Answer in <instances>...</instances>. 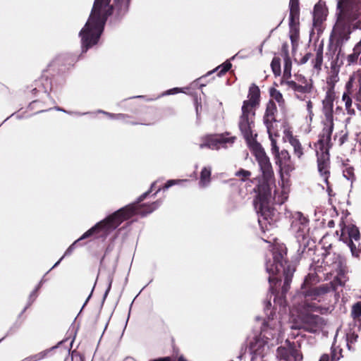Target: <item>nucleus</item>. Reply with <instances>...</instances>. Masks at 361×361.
I'll return each instance as SVG.
<instances>
[{"instance_id":"47","label":"nucleus","mask_w":361,"mask_h":361,"mask_svg":"<svg viewBox=\"0 0 361 361\" xmlns=\"http://www.w3.org/2000/svg\"><path fill=\"white\" fill-rule=\"evenodd\" d=\"M109 116L110 117H114V118H123L124 117V115L123 114H117V115H111V114H109Z\"/></svg>"},{"instance_id":"1","label":"nucleus","mask_w":361,"mask_h":361,"mask_svg":"<svg viewBox=\"0 0 361 361\" xmlns=\"http://www.w3.org/2000/svg\"><path fill=\"white\" fill-rule=\"evenodd\" d=\"M259 90L257 86L250 87L248 99L245 100L241 107V114L239 117L238 126L246 140L249 147L258 162L262 172L264 183L257 186L258 196L255 200V207L258 213V223L262 230H269L277 219L276 212L271 207L269 200L279 204L284 203L288 198L290 192L291 181L288 177H280L276 185L271 187L270 183L274 180V171L269 157L262 146L255 141L256 134L253 132L255 127V109L259 103Z\"/></svg>"},{"instance_id":"30","label":"nucleus","mask_w":361,"mask_h":361,"mask_svg":"<svg viewBox=\"0 0 361 361\" xmlns=\"http://www.w3.org/2000/svg\"><path fill=\"white\" fill-rule=\"evenodd\" d=\"M318 169L320 173L324 176V180H327L326 174L328 173V166L326 161L321 162L320 159L318 157Z\"/></svg>"},{"instance_id":"50","label":"nucleus","mask_w":361,"mask_h":361,"mask_svg":"<svg viewBox=\"0 0 361 361\" xmlns=\"http://www.w3.org/2000/svg\"><path fill=\"white\" fill-rule=\"evenodd\" d=\"M155 184H156V182H154V183H153L152 184V185H151V190H152V189H153V188L154 187Z\"/></svg>"},{"instance_id":"9","label":"nucleus","mask_w":361,"mask_h":361,"mask_svg":"<svg viewBox=\"0 0 361 361\" xmlns=\"http://www.w3.org/2000/svg\"><path fill=\"white\" fill-rule=\"evenodd\" d=\"M340 240L350 247L352 255L358 257L361 253L360 235L358 228L353 224H340Z\"/></svg>"},{"instance_id":"51","label":"nucleus","mask_w":361,"mask_h":361,"mask_svg":"<svg viewBox=\"0 0 361 361\" xmlns=\"http://www.w3.org/2000/svg\"><path fill=\"white\" fill-rule=\"evenodd\" d=\"M337 137H338V135H337V133H336V134L334 135V140H336Z\"/></svg>"},{"instance_id":"36","label":"nucleus","mask_w":361,"mask_h":361,"mask_svg":"<svg viewBox=\"0 0 361 361\" xmlns=\"http://www.w3.org/2000/svg\"><path fill=\"white\" fill-rule=\"evenodd\" d=\"M183 181H186V180H169L164 185L163 189L167 190L170 187H171L176 184H179L180 183H182Z\"/></svg>"},{"instance_id":"28","label":"nucleus","mask_w":361,"mask_h":361,"mask_svg":"<svg viewBox=\"0 0 361 361\" xmlns=\"http://www.w3.org/2000/svg\"><path fill=\"white\" fill-rule=\"evenodd\" d=\"M351 315L353 318L355 320H360L361 317V302L355 303L351 311Z\"/></svg>"},{"instance_id":"24","label":"nucleus","mask_w":361,"mask_h":361,"mask_svg":"<svg viewBox=\"0 0 361 361\" xmlns=\"http://www.w3.org/2000/svg\"><path fill=\"white\" fill-rule=\"evenodd\" d=\"M343 176L348 180L350 181V187H353V183L356 180L355 174V169L353 166H346L343 171Z\"/></svg>"},{"instance_id":"17","label":"nucleus","mask_w":361,"mask_h":361,"mask_svg":"<svg viewBox=\"0 0 361 361\" xmlns=\"http://www.w3.org/2000/svg\"><path fill=\"white\" fill-rule=\"evenodd\" d=\"M298 23L299 22H289V35L293 48L297 46L299 39Z\"/></svg>"},{"instance_id":"48","label":"nucleus","mask_w":361,"mask_h":361,"mask_svg":"<svg viewBox=\"0 0 361 361\" xmlns=\"http://www.w3.org/2000/svg\"><path fill=\"white\" fill-rule=\"evenodd\" d=\"M295 360L300 361L302 360V356L300 355H297L295 356Z\"/></svg>"},{"instance_id":"4","label":"nucleus","mask_w":361,"mask_h":361,"mask_svg":"<svg viewBox=\"0 0 361 361\" xmlns=\"http://www.w3.org/2000/svg\"><path fill=\"white\" fill-rule=\"evenodd\" d=\"M110 1H94L90 17L79 33L83 51H86L98 42L106 20L108 16L111 14L112 6L109 4Z\"/></svg>"},{"instance_id":"14","label":"nucleus","mask_w":361,"mask_h":361,"mask_svg":"<svg viewBox=\"0 0 361 361\" xmlns=\"http://www.w3.org/2000/svg\"><path fill=\"white\" fill-rule=\"evenodd\" d=\"M283 139L285 142H288L293 148L294 154L300 159L304 152L303 148L297 137L294 136L291 128L288 126H284Z\"/></svg>"},{"instance_id":"46","label":"nucleus","mask_w":361,"mask_h":361,"mask_svg":"<svg viewBox=\"0 0 361 361\" xmlns=\"http://www.w3.org/2000/svg\"><path fill=\"white\" fill-rule=\"evenodd\" d=\"M152 361H171V359L169 357H163V358L153 360Z\"/></svg>"},{"instance_id":"37","label":"nucleus","mask_w":361,"mask_h":361,"mask_svg":"<svg viewBox=\"0 0 361 361\" xmlns=\"http://www.w3.org/2000/svg\"><path fill=\"white\" fill-rule=\"evenodd\" d=\"M306 109H307V114H308L307 116L309 117L310 121H312L314 114H313V111H312V103L310 101V99H308L307 101H306Z\"/></svg>"},{"instance_id":"15","label":"nucleus","mask_w":361,"mask_h":361,"mask_svg":"<svg viewBox=\"0 0 361 361\" xmlns=\"http://www.w3.org/2000/svg\"><path fill=\"white\" fill-rule=\"evenodd\" d=\"M333 35L340 43L347 42L350 38V30L348 26L338 23L333 30Z\"/></svg>"},{"instance_id":"23","label":"nucleus","mask_w":361,"mask_h":361,"mask_svg":"<svg viewBox=\"0 0 361 361\" xmlns=\"http://www.w3.org/2000/svg\"><path fill=\"white\" fill-rule=\"evenodd\" d=\"M269 137L271 141V152L276 156L279 157V149L276 145V137L279 136L278 131L269 133Z\"/></svg>"},{"instance_id":"26","label":"nucleus","mask_w":361,"mask_h":361,"mask_svg":"<svg viewBox=\"0 0 361 361\" xmlns=\"http://www.w3.org/2000/svg\"><path fill=\"white\" fill-rule=\"evenodd\" d=\"M358 338L357 334H356L354 331H352L350 330L346 334V345L349 350H351L353 348V344L357 341V339Z\"/></svg>"},{"instance_id":"43","label":"nucleus","mask_w":361,"mask_h":361,"mask_svg":"<svg viewBox=\"0 0 361 361\" xmlns=\"http://www.w3.org/2000/svg\"><path fill=\"white\" fill-rule=\"evenodd\" d=\"M271 305L270 301L266 302L265 306H264V310L266 312H267L269 310Z\"/></svg>"},{"instance_id":"21","label":"nucleus","mask_w":361,"mask_h":361,"mask_svg":"<svg viewBox=\"0 0 361 361\" xmlns=\"http://www.w3.org/2000/svg\"><path fill=\"white\" fill-rule=\"evenodd\" d=\"M269 93L271 99L278 103L279 107L283 109L285 107V100L282 94L278 90L274 87L270 88Z\"/></svg>"},{"instance_id":"13","label":"nucleus","mask_w":361,"mask_h":361,"mask_svg":"<svg viewBox=\"0 0 361 361\" xmlns=\"http://www.w3.org/2000/svg\"><path fill=\"white\" fill-rule=\"evenodd\" d=\"M277 164L279 166L280 177H290V173L295 170V165L291 160L290 154L286 150H282L278 157Z\"/></svg>"},{"instance_id":"11","label":"nucleus","mask_w":361,"mask_h":361,"mask_svg":"<svg viewBox=\"0 0 361 361\" xmlns=\"http://www.w3.org/2000/svg\"><path fill=\"white\" fill-rule=\"evenodd\" d=\"M291 229L298 240L305 239L309 233V220L301 212H295L293 215Z\"/></svg>"},{"instance_id":"16","label":"nucleus","mask_w":361,"mask_h":361,"mask_svg":"<svg viewBox=\"0 0 361 361\" xmlns=\"http://www.w3.org/2000/svg\"><path fill=\"white\" fill-rule=\"evenodd\" d=\"M289 22H299L300 8L298 0H290Z\"/></svg>"},{"instance_id":"34","label":"nucleus","mask_w":361,"mask_h":361,"mask_svg":"<svg viewBox=\"0 0 361 361\" xmlns=\"http://www.w3.org/2000/svg\"><path fill=\"white\" fill-rule=\"evenodd\" d=\"M251 173L249 171L240 169L235 173V176L241 177L242 180H245L247 178L250 177Z\"/></svg>"},{"instance_id":"55","label":"nucleus","mask_w":361,"mask_h":361,"mask_svg":"<svg viewBox=\"0 0 361 361\" xmlns=\"http://www.w3.org/2000/svg\"><path fill=\"white\" fill-rule=\"evenodd\" d=\"M336 234H337V235H338V234H339V231H336Z\"/></svg>"},{"instance_id":"53","label":"nucleus","mask_w":361,"mask_h":361,"mask_svg":"<svg viewBox=\"0 0 361 361\" xmlns=\"http://www.w3.org/2000/svg\"><path fill=\"white\" fill-rule=\"evenodd\" d=\"M161 188H159L157 189V190L156 191L155 194H157L159 191H160Z\"/></svg>"},{"instance_id":"12","label":"nucleus","mask_w":361,"mask_h":361,"mask_svg":"<svg viewBox=\"0 0 361 361\" xmlns=\"http://www.w3.org/2000/svg\"><path fill=\"white\" fill-rule=\"evenodd\" d=\"M281 84L286 85L288 88L293 90L295 92L297 98L305 100L307 94L312 92L313 87L312 82H307L305 85H298L295 81L290 79L281 80Z\"/></svg>"},{"instance_id":"2","label":"nucleus","mask_w":361,"mask_h":361,"mask_svg":"<svg viewBox=\"0 0 361 361\" xmlns=\"http://www.w3.org/2000/svg\"><path fill=\"white\" fill-rule=\"evenodd\" d=\"M159 205L160 203L158 202H153L149 205L145 206V207L147 208V210H145V209L139 206L137 202L130 204L118 210L112 215L109 216L104 220L97 223L96 225H94L93 227H92L90 229H89L85 233H83V235L80 238L75 240L67 249L63 256L60 258V259L52 267V268L56 267L65 256L68 255L72 252L75 245L78 241L91 236L94 233H98L99 231L108 232L110 230L114 229L117 226H118L123 221L130 218L134 214L145 216L147 214H149L152 212L154 210H155Z\"/></svg>"},{"instance_id":"38","label":"nucleus","mask_w":361,"mask_h":361,"mask_svg":"<svg viewBox=\"0 0 361 361\" xmlns=\"http://www.w3.org/2000/svg\"><path fill=\"white\" fill-rule=\"evenodd\" d=\"M112 282H113V274L109 273L108 275V278H107V288L104 293V298H106L107 296L108 293H109L111 288Z\"/></svg>"},{"instance_id":"7","label":"nucleus","mask_w":361,"mask_h":361,"mask_svg":"<svg viewBox=\"0 0 361 361\" xmlns=\"http://www.w3.org/2000/svg\"><path fill=\"white\" fill-rule=\"evenodd\" d=\"M271 246V257L273 261L270 259H267L266 261V270L269 273V281L270 283H274L275 281H277V278L275 277V275L279 274L283 271L284 274L286 275V279L285 281L284 289H286L285 286L288 285V275L289 274H293L294 269L291 268L289 265H287V263L284 259V256L286 254V247L283 245L280 244H274Z\"/></svg>"},{"instance_id":"35","label":"nucleus","mask_w":361,"mask_h":361,"mask_svg":"<svg viewBox=\"0 0 361 361\" xmlns=\"http://www.w3.org/2000/svg\"><path fill=\"white\" fill-rule=\"evenodd\" d=\"M322 61H323L322 54V52L318 51L317 53V55H316V57L314 59V66L317 68H319L322 66Z\"/></svg>"},{"instance_id":"44","label":"nucleus","mask_w":361,"mask_h":361,"mask_svg":"<svg viewBox=\"0 0 361 361\" xmlns=\"http://www.w3.org/2000/svg\"><path fill=\"white\" fill-rule=\"evenodd\" d=\"M319 361H329V355H326V354L323 355L321 357V358H320Z\"/></svg>"},{"instance_id":"29","label":"nucleus","mask_w":361,"mask_h":361,"mask_svg":"<svg viewBox=\"0 0 361 361\" xmlns=\"http://www.w3.org/2000/svg\"><path fill=\"white\" fill-rule=\"evenodd\" d=\"M231 63L230 61H226L221 65L219 66L214 71H218V75L221 76V75L226 73L231 68Z\"/></svg>"},{"instance_id":"45","label":"nucleus","mask_w":361,"mask_h":361,"mask_svg":"<svg viewBox=\"0 0 361 361\" xmlns=\"http://www.w3.org/2000/svg\"><path fill=\"white\" fill-rule=\"evenodd\" d=\"M149 191L148 192H145L144 194H142L138 199V202L142 201L145 197L146 196L149 194Z\"/></svg>"},{"instance_id":"8","label":"nucleus","mask_w":361,"mask_h":361,"mask_svg":"<svg viewBox=\"0 0 361 361\" xmlns=\"http://www.w3.org/2000/svg\"><path fill=\"white\" fill-rule=\"evenodd\" d=\"M348 280V278L342 270H340L333 282L322 284L319 287L308 288L305 293V298L306 300H317L318 302H321L324 299L326 294L331 290H335L336 286H344Z\"/></svg>"},{"instance_id":"42","label":"nucleus","mask_w":361,"mask_h":361,"mask_svg":"<svg viewBox=\"0 0 361 361\" xmlns=\"http://www.w3.org/2000/svg\"><path fill=\"white\" fill-rule=\"evenodd\" d=\"M345 137H346V135H343L342 136H341L339 138H338V144L340 145H343L345 140Z\"/></svg>"},{"instance_id":"49","label":"nucleus","mask_w":361,"mask_h":361,"mask_svg":"<svg viewBox=\"0 0 361 361\" xmlns=\"http://www.w3.org/2000/svg\"><path fill=\"white\" fill-rule=\"evenodd\" d=\"M178 361H187L183 356H180Z\"/></svg>"},{"instance_id":"27","label":"nucleus","mask_w":361,"mask_h":361,"mask_svg":"<svg viewBox=\"0 0 361 361\" xmlns=\"http://www.w3.org/2000/svg\"><path fill=\"white\" fill-rule=\"evenodd\" d=\"M271 67L276 76L281 75V61L279 58L274 57L271 63Z\"/></svg>"},{"instance_id":"18","label":"nucleus","mask_w":361,"mask_h":361,"mask_svg":"<svg viewBox=\"0 0 361 361\" xmlns=\"http://www.w3.org/2000/svg\"><path fill=\"white\" fill-rule=\"evenodd\" d=\"M212 169L210 166L204 167L200 173L199 185L202 188L207 187L211 180Z\"/></svg>"},{"instance_id":"31","label":"nucleus","mask_w":361,"mask_h":361,"mask_svg":"<svg viewBox=\"0 0 361 361\" xmlns=\"http://www.w3.org/2000/svg\"><path fill=\"white\" fill-rule=\"evenodd\" d=\"M130 0H115L116 6L121 11H126L128 9Z\"/></svg>"},{"instance_id":"33","label":"nucleus","mask_w":361,"mask_h":361,"mask_svg":"<svg viewBox=\"0 0 361 361\" xmlns=\"http://www.w3.org/2000/svg\"><path fill=\"white\" fill-rule=\"evenodd\" d=\"M331 357L334 360H339L341 355V349L335 346V344L331 348Z\"/></svg>"},{"instance_id":"6","label":"nucleus","mask_w":361,"mask_h":361,"mask_svg":"<svg viewBox=\"0 0 361 361\" xmlns=\"http://www.w3.org/2000/svg\"><path fill=\"white\" fill-rule=\"evenodd\" d=\"M335 97L334 87H330L326 92L325 97L322 101V129L316 145V152L319 156V148L324 159L327 158L329 149L331 146V135L334 128L333 108Z\"/></svg>"},{"instance_id":"20","label":"nucleus","mask_w":361,"mask_h":361,"mask_svg":"<svg viewBox=\"0 0 361 361\" xmlns=\"http://www.w3.org/2000/svg\"><path fill=\"white\" fill-rule=\"evenodd\" d=\"M264 123L267 127V133H271L278 131L277 129H276L275 126H276V121L275 118V116H269L265 115L264 116Z\"/></svg>"},{"instance_id":"32","label":"nucleus","mask_w":361,"mask_h":361,"mask_svg":"<svg viewBox=\"0 0 361 361\" xmlns=\"http://www.w3.org/2000/svg\"><path fill=\"white\" fill-rule=\"evenodd\" d=\"M276 112V106L274 102L270 101L267 106L265 115L275 116Z\"/></svg>"},{"instance_id":"41","label":"nucleus","mask_w":361,"mask_h":361,"mask_svg":"<svg viewBox=\"0 0 361 361\" xmlns=\"http://www.w3.org/2000/svg\"><path fill=\"white\" fill-rule=\"evenodd\" d=\"M180 92V89L176 87L167 91L166 94H174Z\"/></svg>"},{"instance_id":"40","label":"nucleus","mask_w":361,"mask_h":361,"mask_svg":"<svg viewBox=\"0 0 361 361\" xmlns=\"http://www.w3.org/2000/svg\"><path fill=\"white\" fill-rule=\"evenodd\" d=\"M274 302L276 304H279V306H280V311H281L282 309L284 310L285 311L286 310V306L284 305L285 302H284L283 298L275 299L274 300Z\"/></svg>"},{"instance_id":"54","label":"nucleus","mask_w":361,"mask_h":361,"mask_svg":"<svg viewBox=\"0 0 361 361\" xmlns=\"http://www.w3.org/2000/svg\"><path fill=\"white\" fill-rule=\"evenodd\" d=\"M238 54H236L235 56H232L231 59H233Z\"/></svg>"},{"instance_id":"3","label":"nucleus","mask_w":361,"mask_h":361,"mask_svg":"<svg viewBox=\"0 0 361 361\" xmlns=\"http://www.w3.org/2000/svg\"><path fill=\"white\" fill-rule=\"evenodd\" d=\"M282 319H285L281 316L278 318L271 312L267 317L260 334L250 341L252 361H264V357L269 353L270 347L279 343L283 331Z\"/></svg>"},{"instance_id":"22","label":"nucleus","mask_w":361,"mask_h":361,"mask_svg":"<svg viewBox=\"0 0 361 361\" xmlns=\"http://www.w3.org/2000/svg\"><path fill=\"white\" fill-rule=\"evenodd\" d=\"M291 61L286 54L284 57L283 73L281 80L290 79L291 77Z\"/></svg>"},{"instance_id":"19","label":"nucleus","mask_w":361,"mask_h":361,"mask_svg":"<svg viewBox=\"0 0 361 361\" xmlns=\"http://www.w3.org/2000/svg\"><path fill=\"white\" fill-rule=\"evenodd\" d=\"M351 80L346 84V88L348 89L347 92H344L342 97V100L345 102V110L347 111L348 114L350 115L354 114L355 111L354 109H352V99L349 96V88L351 86Z\"/></svg>"},{"instance_id":"25","label":"nucleus","mask_w":361,"mask_h":361,"mask_svg":"<svg viewBox=\"0 0 361 361\" xmlns=\"http://www.w3.org/2000/svg\"><path fill=\"white\" fill-rule=\"evenodd\" d=\"M324 11L322 5L316 4L314 8V20L315 22H320L324 20Z\"/></svg>"},{"instance_id":"10","label":"nucleus","mask_w":361,"mask_h":361,"mask_svg":"<svg viewBox=\"0 0 361 361\" xmlns=\"http://www.w3.org/2000/svg\"><path fill=\"white\" fill-rule=\"evenodd\" d=\"M235 140V137L231 136L228 133L220 135H208L201 139L200 147H204L211 149H219L221 147H226L232 145Z\"/></svg>"},{"instance_id":"39","label":"nucleus","mask_w":361,"mask_h":361,"mask_svg":"<svg viewBox=\"0 0 361 361\" xmlns=\"http://www.w3.org/2000/svg\"><path fill=\"white\" fill-rule=\"evenodd\" d=\"M359 56L355 54L353 52L349 54L347 57L348 65H352L357 61Z\"/></svg>"},{"instance_id":"52","label":"nucleus","mask_w":361,"mask_h":361,"mask_svg":"<svg viewBox=\"0 0 361 361\" xmlns=\"http://www.w3.org/2000/svg\"><path fill=\"white\" fill-rule=\"evenodd\" d=\"M259 52L262 54V46H261L260 49H259Z\"/></svg>"},{"instance_id":"5","label":"nucleus","mask_w":361,"mask_h":361,"mask_svg":"<svg viewBox=\"0 0 361 361\" xmlns=\"http://www.w3.org/2000/svg\"><path fill=\"white\" fill-rule=\"evenodd\" d=\"M308 278L305 280L304 286L302 287V294L304 297V304L301 306L293 307L290 310V317L296 323L300 322L298 325L294 328H303L310 332H317L322 329L325 325L324 320L319 316L314 315L310 312L315 310L317 306L313 301L317 300H306L305 293H307L306 288L307 287ZM291 327H293L292 326Z\"/></svg>"}]
</instances>
